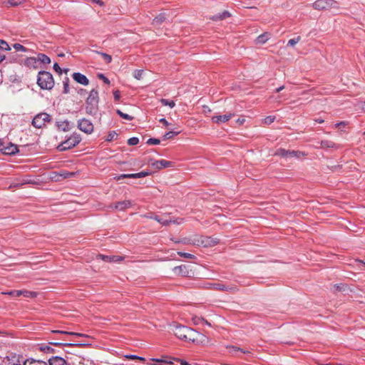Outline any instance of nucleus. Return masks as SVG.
Here are the masks:
<instances>
[{
  "instance_id": "nucleus-1",
  "label": "nucleus",
  "mask_w": 365,
  "mask_h": 365,
  "mask_svg": "<svg viewBox=\"0 0 365 365\" xmlns=\"http://www.w3.org/2000/svg\"><path fill=\"white\" fill-rule=\"evenodd\" d=\"M174 334L180 339L196 343L201 334L193 329L183 325H176L173 329Z\"/></svg>"
},
{
  "instance_id": "nucleus-2",
  "label": "nucleus",
  "mask_w": 365,
  "mask_h": 365,
  "mask_svg": "<svg viewBox=\"0 0 365 365\" xmlns=\"http://www.w3.org/2000/svg\"><path fill=\"white\" fill-rule=\"evenodd\" d=\"M37 83L41 89H52L54 86L53 76L48 71H40L38 74Z\"/></svg>"
},
{
  "instance_id": "nucleus-3",
  "label": "nucleus",
  "mask_w": 365,
  "mask_h": 365,
  "mask_svg": "<svg viewBox=\"0 0 365 365\" xmlns=\"http://www.w3.org/2000/svg\"><path fill=\"white\" fill-rule=\"evenodd\" d=\"M98 93H90L86 101V111L88 114L94 115L98 110Z\"/></svg>"
},
{
  "instance_id": "nucleus-4",
  "label": "nucleus",
  "mask_w": 365,
  "mask_h": 365,
  "mask_svg": "<svg viewBox=\"0 0 365 365\" xmlns=\"http://www.w3.org/2000/svg\"><path fill=\"white\" fill-rule=\"evenodd\" d=\"M81 141L80 134L74 133L57 146L59 151H66L76 146Z\"/></svg>"
},
{
  "instance_id": "nucleus-5",
  "label": "nucleus",
  "mask_w": 365,
  "mask_h": 365,
  "mask_svg": "<svg viewBox=\"0 0 365 365\" xmlns=\"http://www.w3.org/2000/svg\"><path fill=\"white\" fill-rule=\"evenodd\" d=\"M316 10H327L331 8L339 9V5L335 0H317L312 4Z\"/></svg>"
},
{
  "instance_id": "nucleus-6",
  "label": "nucleus",
  "mask_w": 365,
  "mask_h": 365,
  "mask_svg": "<svg viewBox=\"0 0 365 365\" xmlns=\"http://www.w3.org/2000/svg\"><path fill=\"white\" fill-rule=\"evenodd\" d=\"M51 120V116L46 113L37 114L32 120L31 124L36 128H41L45 125L46 122Z\"/></svg>"
},
{
  "instance_id": "nucleus-7",
  "label": "nucleus",
  "mask_w": 365,
  "mask_h": 365,
  "mask_svg": "<svg viewBox=\"0 0 365 365\" xmlns=\"http://www.w3.org/2000/svg\"><path fill=\"white\" fill-rule=\"evenodd\" d=\"M202 287L205 289L219 290V291L232 292V291L235 290V287L227 286V285H225L222 283H220V282H217V283L205 282L202 284Z\"/></svg>"
},
{
  "instance_id": "nucleus-8",
  "label": "nucleus",
  "mask_w": 365,
  "mask_h": 365,
  "mask_svg": "<svg viewBox=\"0 0 365 365\" xmlns=\"http://www.w3.org/2000/svg\"><path fill=\"white\" fill-rule=\"evenodd\" d=\"M78 128L82 132L86 134H91L93 131V125L92 122L86 118H82L78 121Z\"/></svg>"
},
{
  "instance_id": "nucleus-9",
  "label": "nucleus",
  "mask_w": 365,
  "mask_h": 365,
  "mask_svg": "<svg viewBox=\"0 0 365 365\" xmlns=\"http://www.w3.org/2000/svg\"><path fill=\"white\" fill-rule=\"evenodd\" d=\"M6 365H21L22 356L15 353H10L4 359Z\"/></svg>"
},
{
  "instance_id": "nucleus-10",
  "label": "nucleus",
  "mask_w": 365,
  "mask_h": 365,
  "mask_svg": "<svg viewBox=\"0 0 365 365\" xmlns=\"http://www.w3.org/2000/svg\"><path fill=\"white\" fill-rule=\"evenodd\" d=\"M150 175V173L148 171H142L137 173H132V174H121L116 177H115V179L117 180H120L124 178H142L145 176H148Z\"/></svg>"
},
{
  "instance_id": "nucleus-11",
  "label": "nucleus",
  "mask_w": 365,
  "mask_h": 365,
  "mask_svg": "<svg viewBox=\"0 0 365 365\" xmlns=\"http://www.w3.org/2000/svg\"><path fill=\"white\" fill-rule=\"evenodd\" d=\"M173 272L176 276L187 277L190 274L188 267L185 264L175 267L173 269Z\"/></svg>"
},
{
  "instance_id": "nucleus-12",
  "label": "nucleus",
  "mask_w": 365,
  "mask_h": 365,
  "mask_svg": "<svg viewBox=\"0 0 365 365\" xmlns=\"http://www.w3.org/2000/svg\"><path fill=\"white\" fill-rule=\"evenodd\" d=\"M152 167L160 170L162 168L173 167V163L165 160H155L152 163Z\"/></svg>"
},
{
  "instance_id": "nucleus-13",
  "label": "nucleus",
  "mask_w": 365,
  "mask_h": 365,
  "mask_svg": "<svg viewBox=\"0 0 365 365\" xmlns=\"http://www.w3.org/2000/svg\"><path fill=\"white\" fill-rule=\"evenodd\" d=\"M72 78L76 83L81 85L87 86L89 83L88 78L85 75L81 73H73L72 74Z\"/></svg>"
},
{
  "instance_id": "nucleus-14",
  "label": "nucleus",
  "mask_w": 365,
  "mask_h": 365,
  "mask_svg": "<svg viewBox=\"0 0 365 365\" xmlns=\"http://www.w3.org/2000/svg\"><path fill=\"white\" fill-rule=\"evenodd\" d=\"M48 365H68V362L62 357L54 356L48 359Z\"/></svg>"
},
{
  "instance_id": "nucleus-15",
  "label": "nucleus",
  "mask_w": 365,
  "mask_h": 365,
  "mask_svg": "<svg viewBox=\"0 0 365 365\" xmlns=\"http://www.w3.org/2000/svg\"><path fill=\"white\" fill-rule=\"evenodd\" d=\"M132 205V202L130 200H123L120 202H118L115 203L113 205H111L110 207L115 208L118 210H124L126 208L130 207Z\"/></svg>"
},
{
  "instance_id": "nucleus-16",
  "label": "nucleus",
  "mask_w": 365,
  "mask_h": 365,
  "mask_svg": "<svg viewBox=\"0 0 365 365\" xmlns=\"http://www.w3.org/2000/svg\"><path fill=\"white\" fill-rule=\"evenodd\" d=\"M232 115L233 114L232 113L225 114L222 115H215L212 118V120L214 123L220 124L228 121Z\"/></svg>"
},
{
  "instance_id": "nucleus-17",
  "label": "nucleus",
  "mask_w": 365,
  "mask_h": 365,
  "mask_svg": "<svg viewBox=\"0 0 365 365\" xmlns=\"http://www.w3.org/2000/svg\"><path fill=\"white\" fill-rule=\"evenodd\" d=\"M36 349L44 354H53L55 353V349L52 348L50 344H41L36 346Z\"/></svg>"
},
{
  "instance_id": "nucleus-18",
  "label": "nucleus",
  "mask_w": 365,
  "mask_h": 365,
  "mask_svg": "<svg viewBox=\"0 0 365 365\" xmlns=\"http://www.w3.org/2000/svg\"><path fill=\"white\" fill-rule=\"evenodd\" d=\"M98 257L105 262H118L123 259V257L115 255H99Z\"/></svg>"
},
{
  "instance_id": "nucleus-19",
  "label": "nucleus",
  "mask_w": 365,
  "mask_h": 365,
  "mask_svg": "<svg viewBox=\"0 0 365 365\" xmlns=\"http://www.w3.org/2000/svg\"><path fill=\"white\" fill-rule=\"evenodd\" d=\"M19 152L18 147L16 145L10 144L3 148V153L6 155H14Z\"/></svg>"
},
{
  "instance_id": "nucleus-20",
  "label": "nucleus",
  "mask_w": 365,
  "mask_h": 365,
  "mask_svg": "<svg viewBox=\"0 0 365 365\" xmlns=\"http://www.w3.org/2000/svg\"><path fill=\"white\" fill-rule=\"evenodd\" d=\"M227 349H228L229 353L233 354V355H238V353H242V354H248L250 353L249 351H245L240 347H237L236 346H227Z\"/></svg>"
},
{
  "instance_id": "nucleus-21",
  "label": "nucleus",
  "mask_w": 365,
  "mask_h": 365,
  "mask_svg": "<svg viewBox=\"0 0 365 365\" xmlns=\"http://www.w3.org/2000/svg\"><path fill=\"white\" fill-rule=\"evenodd\" d=\"M23 365H47V363L42 360H36L30 358L24 360L23 361Z\"/></svg>"
},
{
  "instance_id": "nucleus-22",
  "label": "nucleus",
  "mask_w": 365,
  "mask_h": 365,
  "mask_svg": "<svg viewBox=\"0 0 365 365\" xmlns=\"http://www.w3.org/2000/svg\"><path fill=\"white\" fill-rule=\"evenodd\" d=\"M56 126L62 131H68L70 130V122L68 120L57 121Z\"/></svg>"
},
{
  "instance_id": "nucleus-23",
  "label": "nucleus",
  "mask_w": 365,
  "mask_h": 365,
  "mask_svg": "<svg viewBox=\"0 0 365 365\" xmlns=\"http://www.w3.org/2000/svg\"><path fill=\"white\" fill-rule=\"evenodd\" d=\"M146 217L153 219L158 222L159 223L162 224L163 225H169L172 221L168 220H164L163 218H160V217L155 215H145Z\"/></svg>"
},
{
  "instance_id": "nucleus-24",
  "label": "nucleus",
  "mask_w": 365,
  "mask_h": 365,
  "mask_svg": "<svg viewBox=\"0 0 365 365\" xmlns=\"http://www.w3.org/2000/svg\"><path fill=\"white\" fill-rule=\"evenodd\" d=\"M165 20V16L163 14H160L157 16L153 21V24L155 26H159Z\"/></svg>"
},
{
  "instance_id": "nucleus-25",
  "label": "nucleus",
  "mask_w": 365,
  "mask_h": 365,
  "mask_svg": "<svg viewBox=\"0 0 365 365\" xmlns=\"http://www.w3.org/2000/svg\"><path fill=\"white\" fill-rule=\"evenodd\" d=\"M269 37L270 34L269 33H264L257 38V43L264 44L269 39Z\"/></svg>"
},
{
  "instance_id": "nucleus-26",
  "label": "nucleus",
  "mask_w": 365,
  "mask_h": 365,
  "mask_svg": "<svg viewBox=\"0 0 365 365\" xmlns=\"http://www.w3.org/2000/svg\"><path fill=\"white\" fill-rule=\"evenodd\" d=\"M52 333L66 334V335H73V336H86V335L83 334L72 332V331H62V330H53Z\"/></svg>"
},
{
  "instance_id": "nucleus-27",
  "label": "nucleus",
  "mask_w": 365,
  "mask_h": 365,
  "mask_svg": "<svg viewBox=\"0 0 365 365\" xmlns=\"http://www.w3.org/2000/svg\"><path fill=\"white\" fill-rule=\"evenodd\" d=\"M230 16L231 15L228 11H225L221 14H217V15L212 16L211 18V19H212L213 21L222 20V19L230 17Z\"/></svg>"
},
{
  "instance_id": "nucleus-28",
  "label": "nucleus",
  "mask_w": 365,
  "mask_h": 365,
  "mask_svg": "<svg viewBox=\"0 0 365 365\" xmlns=\"http://www.w3.org/2000/svg\"><path fill=\"white\" fill-rule=\"evenodd\" d=\"M321 146L323 148H337L338 146L332 141L330 140H322Z\"/></svg>"
},
{
  "instance_id": "nucleus-29",
  "label": "nucleus",
  "mask_w": 365,
  "mask_h": 365,
  "mask_svg": "<svg viewBox=\"0 0 365 365\" xmlns=\"http://www.w3.org/2000/svg\"><path fill=\"white\" fill-rule=\"evenodd\" d=\"M37 60L43 63H50V58L44 53H38L37 56Z\"/></svg>"
},
{
  "instance_id": "nucleus-30",
  "label": "nucleus",
  "mask_w": 365,
  "mask_h": 365,
  "mask_svg": "<svg viewBox=\"0 0 365 365\" xmlns=\"http://www.w3.org/2000/svg\"><path fill=\"white\" fill-rule=\"evenodd\" d=\"M50 345H54V346H83V344H72V343H63V342H54L51 341L49 342Z\"/></svg>"
},
{
  "instance_id": "nucleus-31",
  "label": "nucleus",
  "mask_w": 365,
  "mask_h": 365,
  "mask_svg": "<svg viewBox=\"0 0 365 365\" xmlns=\"http://www.w3.org/2000/svg\"><path fill=\"white\" fill-rule=\"evenodd\" d=\"M144 74L145 71L143 70H135L133 73V77L137 80L143 79Z\"/></svg>"
},
{
  "instance_id": "nucleus-32",
  "label": "nucleus",
  "mask_w": 365,
  "mask_h": 365,
  "mask_svg": "<svg viewBox=\"0 0 365 365\" xmlns=\"http://www.w3.org/2000/svg\"><path fill=\"white\" fill-rule=\"evenodd\" d=\"M302 153L299 151L287 150V158H299Z\"/></svg>"
},
{
  "instance_id": "nucleus-33",
  "label": "nucleus",
  "mask_w": 365,
  "mask_h": 365,
  "mask_svg": "<svg viewBox=\"0 0 365 365\" xmlns=\"http://www.w3.org/2000/svg\"><path fill=\"white\" fill-rule=\"evenodd\" d=\"M11 48L9 44L2 39H0V51H10Z\"/></svg>"
},
{
  "instance_id": "nucleus-34",
  "label": "nucleus",
  "mask_w": 365,
  "mask_h": 365,
  "mask_svg": "<svg viewBox=\"0 0 365 365\" xmlns=\"http://www.w3.org/2000/svg\"><path fill=\"white\" fill-rule=\"evenodd\" d=\"M4 4L6 6H16L21 4V1L20 0H8L6 1H4Z\"/></svg>"
},
{
  "instance_id": "nucleus-35",
  "label": "nucleus",
  "mask_w": 365,
  "mask_h": 365,
  "mask_svg": "<svg viewBox=\"0 0 365 365\" xmlns=\"http://www.w3.org/2000/svg\"><path fill=\"white\" fill-rule=\"evenodd\" d=\"M116 113L122 118L125 119L127 120H132L133 119V117H132L131 115H130L127 113H123L120 110H118V109L116 110Z\"/></svg>"
},
{
  "instance_id": "nucleus-36",
  "label": "nucleus",
  "mask_w": 365,
  "mask_h": 365,
  "mask_svg": "<svg viewBox=\"0 0 365 365\" xmlns=\"http://www.w3.org/2000/svg\"><path fill=\"white\" fill-rule=\"evenodd\" d=\"M178 133H179V132H176V131H169V132H167L165 133L163 138V140H168V139H170V138H173L174 136L177 135Z\"/></svg>"
},
{
  "instance_id": "nucleus-37",
  "label": "nucleus",
  "mask_w": 365,
  "mask_h": 365,
  "mask_svg": "<svg viewBox=\"0 0 365 365\" xmlns=\"http://www.w3.org/2000/svg\"><path fill=\"white\" fill-rule=\"evenodd\" d=\"M160 102L163 106H168L171 108H173L175 105V103L173 101H169L168 99H164V98H162L160 100Z\"/></svg>"
},
{
  "instance_id": "nucleus-38",
  "label": "nucleus",
  "mask_w": 365,
  "mask_h": 365,
  "mask_svg": "<svg viewBox=\"0 0 365 365\" xmlns=\"http://www.w3.org/2000/svg\"><path fill=\"white\" fill-rule=\"evenodd\" d=\"M276 155H280L283 158H287V150L283 148H279L275 152Z\"/></svg>"
},
{
  "instance_id": "nucleus-39",
  "label": "nucleus",
  "mask_w": 365,
  "mask_h": 365,
  "mask_svg": "<svg viewBox=\"0 0 365 365\" xmlns=\"http://www.w3.org/2000/svg\"><path fill=\"white\" fill-rule=\"evenodd\" d=\"M300 40H301V37L297 36V38L289 39L287 44L290 46H294L297 43H299Z\"/></svg>"
},
{
  "instance_id": "nucleus-40",
  "label": "nucleus",
  "mask_w": 365,
  "mask_h": 365,
  "mask_svg": "<svg viewBox=\"0 0 365 365\" xmlns=\"http://www.w3.org/2000/svg\"><path fill=\"white\" fill-rule=\"evenodd\" d=\"M118 136V134L115 131H111L108 133L106 138L107 141H112Z\"/></svg>"
},
{
  "instance_id": "nucleus-41",
  "label": "nucleus",
  "mask_w": 365,
  "mask_h": 365,
  "mask_svg": "<svg viewBox=\"0 0 365 365\" xmlns=\"http://www.w3.org/2000/svg\"><path fill=\"white\" fill-rule=\"evenodd\" d=\"M139 143V139L137 137H132L128 139V144L129 145H135Z\"/></svg>"
},
{
  "instance_id": "nucleus-42",
  "label": "nucleus",
  "mask_w": 365,
  "mask_h": 365,
  "mask_svg": "<svg viewBox=\"0 0 365 365\" xmlns=\"http://www.w3.org/2000/svg\"><path fill=\"white\" fill-rule=\"evenodd\" d=\"M178 255L179 256H180V257H183L187 258V259H193V258H195V256L193 255L190 254V253H187V252H178Z\"/></svg>"
},
{
  "instance_id": "nucleus-43",
  "label": "nucleus",
  "mask_w": 365,
  "mask_h": 365,
  "mask_svg": "<svg viewBox=\"0 0 365 365\" xmlns=\"http://www.w3.org/2000/svg\"><path fill=\"white\" fill-rule=\"evenodd\" d=\"M101 56H102V58H103V60L107 63H109L111 62L112 61V57L111 56L107 54V53H100Z\"/></svg>"
},
{
  "instance_id": "nucleus-44",
  "label": "nucleus",
  "mask_w": 365,
  "mask_h": 365,
  "mask_svg": "<svg viewBox=\"0 0 365 365\" xmlns=\"http://www.w3.org/2000/svg\"><path fill=\"white\" fill-rule=\"evenodd\" d=\"M160 143L159 139L150 138H149L146 143L148 145H158Z\"/></svg>"
},
{
  "instance_id": "nucleus-45",
  "label": "nucleus",
  "mask_w": 365,
  "mask_h": 365,
  "mask_svg": "<svg viewBox=\"0 0 365 365\" xmlns=\"http://www.w3.org/2000/svg\"><path fill=\"white\" fill-rule=\"evenodd\" d=\"M7 294L14 296L16 297H20L23 294V291L21 290H14L11 291L6 293Z\"/></svg>"
},
{
  "instance_id": "nucleus-46",
  "label": "nucleus",
  "mask_w": 365,
  "mask_h": 365,
  "mask_svg": "<svg viewBox=\"0 0 365 365\" xmlns=\"http://www.w3.org/2000/svg\"><path fill=\"white\" fill-rule=\"evenodd\" d=\"M14 48L18 51H26L27 49L20 43L14 44Z\"/></svg>"
},
{
  "instance_id": "nucleus-47",
  "label": "nucleus",
  "mask_w": 365,
  "mask_h": 365,
  "mask_svg": "<svg viewBox=\"0 0 365 365\" xmlns=\"http://www.w3.org/2000/svg\"><path fill=\"white\" fill-rule=\"evenodd\" d=\"M98 78L99 79H101L103 83H106V84H109L110 83V81L102 73H99L98 74Z\"/></svg>"
},
{
  "instance_id": "nucleus-48",
  "label": "nucleus",
  "mask_w": 365,
  "mask_h": 365,
  "mask_svg": "<svg viewBox=\"0 0 365 365\" xmlns=\"http://www.w3.org/2000/svg\"><path fill=\"white\" fill-rule=\"evenodd\" d=\"M275 119V117L274 116H267V118H265L264 119V121L266 124H271L272 123L274 122Z\"/></svg>"
},
{
  "instance_id": "nucleus-49",
  "label": "nucleus",
  "mask_w": 365,
  "mask_h": 365,
  "mask_svg": "<svg viewBox=\"0 0 365 365\" xmlns=\"http://www.w3.org/2000/svg\"><path fill=\"white\" fill-rule=\"evenodd\" d=\"M53 69L55 70L56 72H57L59 74H61L62 73V69L61 68V67L59 66V65L57 63H54Z\"/></svg>"
},
{
  "instance_id": "nucleus-50",
  "label": "nucleus",
  "mask_w": 365,
  "mask_h": 365,
  "mask_svg": "<svg viewBox=\"0 0 365 365\" xmlns=\"http://www.w3.org/2000/svg\"><path fill=\"white\" fill-rule=\"evenodd\" d=\"M175 360L176 361L179 362L181 365H191L187 361L182 359L176 358V359H175Z\"/></svg>"
},
{
  "instance_id": "nucleus-51",
  "label": "nucleus",
  "mask_w": 365,
  "mask_h": 365,
  "mask_svg": "<svg viewBox=\"0 0 365 365\" xmlns=\"http://www.w3.org/2000/svg\"><path fill=\"white\" fill-rule=\"evenodd\" d=\"M159 121L163 125H165L166 127H168L170 125V123L164 118H160Z\"/></svg>"
},
{
  "instance_id": "nucleus-52",
  "label": "nucleus",
  "mask_w": 365,
  "mask_h": 365,
  "mask_svg": "<svg viewBox=\"0 0 365 365\" xmlns=\"http://www.w3.org/2000/svg\"><path fill=\"white\" fill-rule=\"evenodd\" d=\"M22 295H24V297H29L30 296H34V294L33 292H31L23 291Z\"/></svg>"
},
{
  "instance_id": "nucleus-53",
  "label": "nucleus",
  "mask_w": 365,
  "mask_h": 365,
  "mask_svg": "<svg viewBox=\"0 0 365 365\" xmlns=\"http://www.w3.org/2000/svg\"><path fill=\"white\" fill-rule=\"evenodd\" d=\"M114 93V99L115 101H118L120 98V93Z\"/></svg>"
},
{
  "instance_id": "nucleus-54",
  "label": "nucleus",
  "mask_w": 365,
  "mask_h": 365,
  "mask_svg": "<svg viewBox=\"0 0 365 365\" xmlns=\"http://www.w3.org/2000/svg\"><path fill=\"white\" fill-rule=\"evenodd\" d=\"M6 58L5 54H4L1 51H0V63L4 61Z\"/></svg>"
},
{
  "instance_id": "nucleus-55",
  "label": "nucleus",
  "mask_w": 365,
  "mask_h": 365,
  "mask_svg": "<svg viewBox=\"0 0 365 365\" xmlns=\"http://www.w3.org/2000/svg\"><path fill=\"white\" fill-rule=\"evenodd\" d=\"M346 125V123L344 122V121H341L340 123H337L335 124V127H339L340 125Z\"/></svg>"
},
{
  "instance_id": "nucleus-56",
  "label": "nucleus",
  "mask_w": 365,
  "mask_h": 365,
  "mask_svg": "<svg viewBox=\"0 0 365 365\" xmlns=\"http://www.w3.org/2000/svg\"><path fill=\"white\" fill-rule=\"evenodd\" d=\"M125 357L128 359H137L138 356L132 354V355H126Z\"/></svg>"
},
{
  "instance_id": "nucleus-57",
  "label": "nucleus",
  "mask_w": 365,
  "mask_h": 365,
  "mask_svg": "<svg viewBox=\"0 0 365 365\" xmlns=\"http://www.w3.org/2000/svg\"><path fill=\"white\" fill-rule=\"evenodd\" d=\"M63 86H64L65 91H68V81L64 82Z\"/></svg>"
},
{
  "instance_id": "nucleus-58",
  "label": "nucleus",
  "mask_w": 365,
  "mask_h": 365,
  "mask_svg": "<svg viewBox=\"0 0 365 365\" xmlns=\"http://www.w3.org/2000/svg\"><path fill=\"white\" fill-rule=\"evenodd\" d=\"M151 360H152V361H156V362H162V361H163V360H162V359H154V358H153V359H152ZM164 362H166V361H164Z\"/></svg>"
},
{
  "instance_id": "nucleus-59",
  "label": "nucleus",
  "mask_w": 365,
  "mask_h": 365,
  "mask_svg": "<svg viewBox=\"0 0 365 365\" xmlns=\"http://www.w3.org/2000/svg\"><path fill=\"white\" fill-rule=\"evenodd\" d=\"M315 121L319 123H324V120L322 118H317V119H315Z\"/></svg>"
},
{
  "instance_id": "nucleus-60",
  "label": "nucleus",
  "mask_w": 365,
  "mask_h": 365,
  "mask_svg": "<svg viewBox=\"0 0 365 365\" xmlns=\"http://www.w3.org/2000/svg\"><path fill=\"white\" fill-rule=\"evenodd\" d=\"M197 245H203L204 246H207V244L205 243L203 240H202L200 243V242H198V243H197Z\"/></svg>"
},
{
  "instance_id": "nucleus-61",
  "label": "nucleus",
  "mask_w": 365,
  "mask_h": 365,
  "mask_svg": "<svg viewBox=\"0 0 365 365\" xmlns=\"http://www.w3.org/2000/svg\"><path fill=\"white\" fill-rule=\"evenodd\" d=\"M192 320H193L194 323L196 324V323H198L197 320H200V318H197V319H196V317H195L192 318Z\"/></svg>"
},
{
  "instance_id": "nucleus-62",
  "label": "nucleus",
  "mask_w": 365,
  "mask_h": 365,
  "mask_svg": "<svg viewBox=\"0 0 365 365\" xmlns=\"http://www.w3.org/2000/svg\"><path fill=\"white\" fill-rule=\"evenodd\" d=\"M192 320H193L194 323L196 324V323H198L197 320H200V318H197V319H196V317H195L192 318Z\"/></svg>"
},
{
  "instance_id": "nucleus-63",
  "label": "nucleus",
  "mask_w": 365,
  "mask_h": 365,
  "mask_svg": "<svg viewBox=\"0 0 365 365\" xmlns=\"http://www.w3.org/2000/svg\"><path fill=\"white\" fill-rule=\"evenodd\" d=\"M192 320H193L194 323L196 324V323H198L197 320H200V318H197V319H196V317H195L192 318Z\"/></svg>"
},
{
  "instance_id": "nucleus-64",
  "label": "nucleus",
  "mask_w": 365,
  "mask_h": 365,
  "mask_svg": "<svg viewBox=\"0 0 365 365\" xmlns=\"http://www.w3.org/2000/svg\"><path fill=\"white\" fill-rule=\"evenodd\" d=\"M283 88H284V87H283V86L279 87V88H277L276 89V91L279 92V91H281Z\"/></svg>"
}]
</instances>
